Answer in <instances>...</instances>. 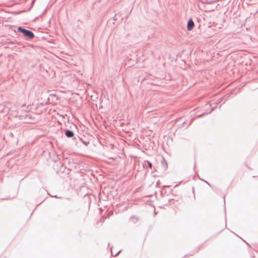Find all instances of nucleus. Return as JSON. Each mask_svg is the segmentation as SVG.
<instances>
[{"mask_svg": "<svg viewBox=\"0 0 258 258\" xmlns=\"http://www.w3.org/2000/svg\"><path fill=\"white\" fill-rule=\"evenodd\" d=\"M65 135L68 138H72L74 136V133L72 131L67 130L65 132Z\"/></svg>", "mask_w": 258, "mask_h": 258, "instance_id": "4", "label": "nucleus"}, {"mask_svg": "<svg viewBox=\"0 0 258 258\" xmlns=\"http://www.w3.org/2000/svg\"><path fill=\"white\" fill-rule=\"evenodd\" d=\"M195 26L194 21L191 19H189L187 22V29L188 30H191Z\"/></svg>", "mask_w": 258, "mask_h": 258, "instance_id": "3", "label": "nucleus"}, {"mask_svg": "<svg viewBox=\"0 0 258 258\" xmlns=\"http://www.w3.org/2000/svg\"><path fill=\"white\" fill-rule=\"evenodd\" d=\"M147 163V164L148 165L149 167L151 169H152V164L150 161H149L148 160H146V161H145V163Z\"/></svg>", "mask_w": 258, "mask_h": 258, "instance_id": "6", "label": "nucleus"}, {"mask_svg": "<svg viewBox=\"0 0 258 258\" xmlns=\"http://www.w3.org/2000/svg\"><path fill=\"white\" fill-rule=\"evenodd\" d=\"M130 220L132 221L133 223H136V222H137L139 220V218L136 216H132L130 218Z\"/></svg>", "mask_w": 258, "mask_h": 258, "instance_id": "5", "label": "nucleus"}, {"mask_svg": "<svg viewBox=\"0 0 258 258\" xmlns=\"http://www.w3.org/2000/svg\"><path fill=\"white\" fill-rule=\"evenodd\" d=\"M34 2V0H33V1H32V3H31V5H33V4Z\"/></svg>", "mask_w": 258, "mask_h": 258, "instance_id": "8", "label": "nucleus"}, {"mask_svg": "<svg viewBox=\"0 0 258 258\" xmlns=\"http://www.w3.org/2000/svg\"><path fill=\"white\" fill-rule=\"evenodd\" d=\"M204 114H202V115H199V116H198V117H201V116L203 115Z\"/></svg>", "mask_w": 258, "mask_h": 258, "instance_id": "9", "label": "nucleus"}, {"mask_svg": "<svg viewBox=\"0 0 258 258\" xmlns=\"http://www.w3.org/2000/svg\"><path fill=\"white\" fill-rule=\"evenodd\" d=\"M31 114L28 112H26L25 114L20 116V118L24 121V122L27 123H32Z\"/></svg>", "mask_w": 258, "mask_h": 258, "instance_id": "2", "label": "nucleus"}, {"mask_svg": "<svg viewBox=\"0 0 258 258\" xmlns=\"http://www.w3.org/2000/svg\"><path fill=\"white\" fill-rule=\"evenodd\" d=\"M18 30L19 32L22 33L24 35L30 39H32L34 37V35L33 33L28 30H26L25 29H24L22 28L21 27H19L18 28Z\"/></svg>", "mask_w": 258, "mask_h": 258, "instance_id": "1", "label": "nucleus"}, {"mask_svg": "<svg viewBox=\"0 0 258 258\" xmlns=\"http://www.w3.org/2000/svg\"><path fill=\"white\" fill-rule=\"evenodd\" d=\"M120 251H119V252H118L117 253H116V254H114V255H113L112 253V254H112V255H113V256H116V255L118 254V253H119V252H120Z\"/></svg>", "mask_w": 258, "mask_h": 258, "instance_id": "7", "label": "nucleus"}]
</instances>
